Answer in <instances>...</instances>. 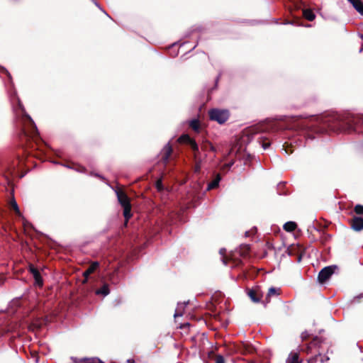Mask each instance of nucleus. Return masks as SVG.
Returning a JSON list of instances; mask_svg holds the SVG:
<instances>
[{
    "label": "nucleus",
    "mask_w": 363,
    "mask_h": 363,
    "mask_svg": "<svg viewBox=\"0 0 363 363\" xmlns=\"http://www.w3.org/2000/svg\"><path fill=\"white\" fill-rule=\"evenodd\" d=\"M108 294H109V288H108V285L107 284H104L102 286V287H101L100 289H98L96 291V294H97V295L106 296Z\"/></svg>",
    "instance_id": "nucleus-23"
},
{
    "label": "nucleus",
    "mask_w": 363,
    "mask_h": 363,
    "mask_svg": "<svg viewBox=\"0 0 363 363\" xmlns=\"http://www.w3.org/2000/svg\"><path fill=\"white\" fill-rule=\"evenodd\" d=\"M3 228H4V231H6V228L4 227V225L3 226Z\"/></svg>",
    "instance_id": "nucleus-47"
},
{
    "label": "nucleus",
    "mask_w": 363,
    "mask_h": 363,
    "mask_svg": "<svg viewBox=\"0 0 363 363\" xmlns=\"http://www.w3.org/2000/svg\"><path fill=\"white\" fill-rule=\"evenodd\" d=\"M230 259L233 261L235 267H240L242 264V260L234 257L233 255H232Z\"/></svg>",
    "instance_id": "nucleus-30"
},
{
    "label": "nucleus",
    "mask_w": 363,
    "mask_h": 363,
    "mask_svg": "<svg viewBox=\"0 0 363 363\" xmlns=\"http://www.w3.org/2000/svg\"><path fill=\"white\" fill-rule=\"evenodd\" d=\"M354 212L357 215H363V205L357 204L354 208Z\"/></svg>",
    "instance_id": "nucleus-27"
},
{
    "label": "nucleus",
    "mask_w": 363,
    "mask_h": 363,
    "mask_svg": "<svg viewBox=\"0 0 363 363\" xmlns=\"http://www.w3.org/2000/svg\"><path fill=\"white\" fill-rule=\"evenodd\" d=\"M352 229L355 231H361L363 230V218L359 216H353L350 220Z\"/></svg>",
    "instance_id": "nucleus-11"
},
{
    "label": "nucleus",
    "mask_w": 363,
    "mask_h": 363,
    "mask_svg": "<svg viewBox=\"0 0 363 363\" xmlns=\"http://www.w3.org/2000/svg\"><path fill=\"white\" fill-rule=\"evenodd\" d=\"M220 179H221L220 175L219 174H217L216 177L214 178V179L208 184L207 189L211 190V189L217 188L218 186Z\"/></svg>",
    "instance_id": "nucleus-18"
},
{
    "label": "nucleus",
    "mask_w": 363,
    "mask_h": 363,
    "mask_svg": "<svg viewBox=\"0 0 363 363\" xmlns=\"http://www.w3.org/2000/svg\"><path fill=\"white\" fill-rule=\"evenodd\" d=\"M331 238V235L330 234H328L327 233H325L324 230L323 231L322 233V235H321V237H320V240L323 243H325L326 242H328V240H330Z\"/></svg>",
    "instance_id": "nucleus-26"
},
{
    "label": "nucleus",
    "mask_w": 363,
    "mask_h": 363,
    "mask_svg": "<svg viewBox=\"0 0 363 363\" xmlns=\"http://www.w3.org/2000/svg\"><path fill=\"white\" fill-rule=\"evenodd\" d=\"M29 272L33 274L35 284L40 287L43 286V281L42 277L38 269L32 264L29 265Z\"/></svg>",
    "instance_id": "nucleus-12"
},
{
    "label": "nucleus",
    "mask_w": 363,
    "mask_h": 363,
    "mask_svg": "<svg viewBox=\"0 0 363 363\" xmlns=\"http://www.w3.org/2000/svg\"><path fill=\"white\" fill-rule=\"evenodd\" d=\"M269 130V125L264 124H258L252 127H250L246 130V134L248 137L252 136L258 133L268 131Z\"/></svg>",
    "instance_id": "nucleus-10"
},
{
    "label": "nucleus",
    "mask_w": 363,
    "mask_h": 363,
    "mask_svg": "<svg viewBox=\"0 0 363 363\" xmlns=\"http://www.w3.org/2000/svg\"><path fill=\"white\" fill-rule=\"evenodd\" d=\"M301 255H299V256L298 257V262H301Z\"/></svg>",
    "instance_id": "nucleus-43"
},
{
    "label": "nucleus",
    "mask_w": 363,
    "mask_h": 363,
    "mask_svg": "<svg viewBox=\"0 0 363 363\" xmlns=\"http://www.w3.org/2000/svg\"><path fill=\"white\" fill-rule=\"evenodd\" d=\"M359 123L360 120L352 116L345 117L338 113H332L320 117L315 130L318 133L357 131Z\"/></svg>",
    "instance_id": "nucleus-1"
},
{
    "label": "nucleus",
    "mask_w": 363,
    "mask_h": 363,
    "mask_svg": "<svg viewBox=\"0 0 363 363\" xmlns=\"http://www.w3.org/2000/svg\"><path fill=\"white\" fill-rule=\"evenodd\" d=\"M116 194L119 203L123 208V216L125 218L124 225L126 226L129 219L132 217L130 200L127 194L122 190H118Z\"/></svg>",
    "instance_id": "nucleus-5"
},
{
    "label": "nucleus",
    "mask_w": 363,
    "mask_h": 363,
    "mask_svg": "<svg viewBox=\"0 0 363 363\" xmlns=\"http://www.w3.org/2000/svg\"><path fill=\"white\" fill-rule=\"evenodd\" d=\"M172 152L173 148L172 145L170 143H167L162 150L160 161L164 164H167L172 155Z\"/></svg>",
    "instance_id": "nucleus-9"
},
{
    "label": "nucleus",
    "mask_w": 363,
    "mask_h": 363,
    "mask_svg": "<svg viewBox=\"0 0 363 363\" xmlns=\"http://www.w3.org/2000/svg\"><path fill=\"white\" fill-rule=\"evenodd\" d=\"M4 283V280L0 278V285H1Z\"/></svg>",
    "instance_id": "nucleus-44"
},
{
    "label": "nucleus",
    "mask_w": 363,
    "mask_h": 363,
    "mask_svg": "<svg viewBox=\"0 0 363 363\" xmlns=\"http://www.w3.org/2000/svg\"><path fill=\"white\" fill-rule=\"evenodd\" d=\"M250 247L249 245H241L238 250V254L242 257H247L249 255Z\"/></svg>",
    "instance_id": "nucleus-17"
},
{
    "label": "nucleus",
    "mask_w": 363,
    "mask_h": 363,
    "mask_svg": "<svg viewBox=\"0 0 363 363\" xmlns=\"http://www.w3.org/2000/svg\"><path fill=\"white\" fill-rule=\"evenodd\" d=\"M303 16L306 20L309 21H313L315 18V15L313 11L307 9L303 10Z\"/></svg>",
    "instance_id": "nucleus-19"
},
{
    "label": "nucleus",
    "mask_w": 363,
    "mask_h": 363,
    "mask_svg": "<svg viewBox=\"0 0 363 363\" xmlns=\"http://www.w3.org/2000/svg\"><path fill=\"white\" fill-rule=\"evenodd\" d=\"M208 149H210L211 150L214 151V147L212 145V144L210 143H204L201 146V150L203 151H206Z\"/></svg>",
    "instance_id": "nucleus-28"
},
{
    "label": "nucleus",
    "mask_w": 363,
    "mask_h": 363,
    "mask_svg": "<svg viewBox=\"0 0 363 363\" xmlns=\"http://www.w3.org/2000/svg\"><path fill=\"white\" fill-rule=\"evenodd\" d=\"M77 171L81 172H85L86 169H85V167H84L82 166H79Z\"/></svg>",
    "instance_id": "nucleus-36"
},
{
    "label": "nucleus",
    "mask_w": 363,
    "mask_h": 363,
    "mask_svg": "<svg viewBox=\"0 0 363 363\" xmlns=\"http://www.w3.org/2000/svg\"><path fill=\"white\" fill-rule=\"evenodd\" d=\"M246 292L249 298L251 299L252 301L254 303H259L260 302L263 294L261 290L260 286H255L252 288H247Z\"/></svg>",
    "instance_id": "nucleus-7"
},
{
    "label": "nucleus",
    "mask_w": 363,
    "mask_h": 363,
    "mask_svg": "<svg viewBox=\"0 0 363 363\" xmlns=\"http://www.w3.org/2000/svg\"><path fill=\"white\" fill-rule=\"evenodd\" d=\"M336 266H328L323 268L318 276V280L320 283L323 284L329 279L334 273Z\"/></svg>",
    "instance_id": "nucleus-8"
},
{
    "label": "nucleus",
    "mask_w": 363,
    "mask_h": 363,
    "mask_svg": "<svg viewBox=\"0 0 363 363\" xmlns=\"http://www.w3.org/2000/svg\"><path fill=\"white\" fill-rule=\"evenodd\" d=\"M9 207L11 210H13L15 212V213L16 214L17 216H18V217L22 216V214L20 211L19 207H18L14 197H12V199L9 201Z\"/></svg>",
    "instance_id": "nucleus-14"
},
{
    "label": "nucleus",
    "mask_w": 363,
    "mask_h": 363,
    "mask_svg": "<svg viewBox=\"0 0 363 363\" xmlns=\"http://www.w3.org/2000/svg\"><path fill=\"white\" fill-rule=\"evenodd\" d=\"M297 228V225L294 221H288L284 225V230L286 232H293Z\"/></svg>",
    "instance_id": "nucleus-21"
},
{
    "label": "nucleus",
    "mask_w": 363,
    "mask_h": 363,
    "mask_svg": "<svg viewBox=\"0 0 363 363\" xmlns=\"http://www.w3.org/2000/svg\"><path fill=\"white\" fill-rule=\"evenodd\" d=\"M11 172V174H13L14 170H15V167L13 166L12 167H9V169Z\"/></svg>",
    "instance_id": "nucleus-39"
},
{
    "label": "nucleus",
    "mask_w": 363,
    "mask_h": 363,
    "mask_svg": "<svg viewBox=\"0 0 363 363\" xmlns=\"http://www.w3.org/2000/svg\"><path fill=\"white\" fill-rule=\"evenodd\" d=\"M283 149L286 152L287 155H290L294 152V147L291 143H289L288 142L284 143L283 145Z\"/></svg>",
    "instance_id": "nucleus-25"
},
{
    "label": "nucleus",
    "mask_w": 363,
    "mask_h": 363,
    "mask_svg": "<svg viewBox=\"0 0 363 363\" xmlns=\"http://www.w3.org/2000/svg\"><path fill=\"white\" fill-rule=\"evenodd\" d=\"M189 127L195 132L199 133L201 130V124L199 119H192L189 122Z\"/></svg>",
    "instance_id": "nucleus-16"
},
{
    "label": "nucleus",
    "mask_w": 363,
    "mask_h": 363,
    "mask_svg": "<svg viewBox=\"0 0 363 363\" xmlns=\"http://www.w3.org/2000/svg\"><path fill=\"white\" fill-rule=\"evenodd\" d=\"M18 163H20L23 161V158H21L19 155H18Z\"/></svg>",
    "instance_id": "nucleus-41"
},
{
    "label": "nucleus",
    "mask_w": 363,
    "mask_h": 363,
    "mask_svg": "<svg viewBox=\"0 0 363 363\" xmlns=\"http://www.w3.org/2000/svg\"><path fill=\"white\" fill-rule=\"evenodd\" d=\"M279 289H277L274 287L269 288L268 290V293L266 296V298H265L266 302L269 303L270 301L271 296H274V295H279Z\"/></svg>",
    "instance_id": "nucleus-22"
},
{
    "label": "nucleus",
    "mask_w": 363,
    "mask_h": 363,
    "mask_svg": "<svg viewBox=\"0 0 363 363\" xmlns=\"http://www.w3.org/2000/svg\"><path fill=\"white\" fill-rule=\"evenodd\" d=\"M362 123H363V121H362Z\"/></svg>",
    "instance_id": "nucleus-48"
},
{
    "label": "nucleus",
    "mask_w": 363,
    "mask_h": 363,
    "mask_svg": "<svg viewBox=\"0 0 363 363\" xmlns=\"http://www.w3.org/2000/svg\"><path fill=\"white\" fill-rule=\"evenodd\" d=\"M91 274L88 272V271L85 270L83 272V277H84V280L83 281V283H86L88 281L89 277Z\"/></svg>",
    "instance_id": "nucleus-33"
},
{
    "label": "nucleus",
    "mask_w": 363,
    "mask_h": 363,
    "mask_svg": "<svg viewBox=\"0 0 363 363\" xmlns=\"http://www.w3.org/2000/svg\"><path fill=\"white\" fill-rule=\"evenodd\" d=\"M127 362H128V363H134V362H135V361H134V359H128V360H127Z\"/></svg>",
    "instance_id": "nucleus-42"
},
{
    "label": "nucleus",
    "mask_w": 363,
    "mask_h": 363,
    "mask_svg": "<svg viewBox=\"0 0 363 363\" xmlns=\"http://www.w3.org/2000/svg\"><path fill=\"white\" fill-rule=\"evenodd\" d=\"M11 330L8 328L7 330L0 329V336L4 335L5 333H9Z\"/></svg>",
    "instance_id": "nucleus-35"
},
{
    "label": "nucleus",
    "mask_w": 363,
    "mask_h": 363,
    "mask_svg": "<svg viewBox=\"0 0 363 363\" xmlns=\"http://www.w3.org/2000/svg\"><path fill=\"white\" fill-rule=\"evenodd\" d=\"M181 144H184L191 149L193 152V159L194 162V172H199L201 168V164L205 160L206 155H202L198 144L196 140L191 138L188 134L182 135L177 140Z\"/></svg>",
    "instance_id": "nucleus-4"
},
{
    "label": "nucleus",
    "mask_w": 363,
    "mask_h": 363,
    "mask_svg": "<svg viewBox=\"0 0 363 363\" xmlns=\"http://www.w3.org/2000/svg\"><path fill=\"white\" fill-rule=\"evenodd\" d=\"M363 298V294H360L356 298L358 300V301H360V300Z\"/></svg>",
    "instance_id": "nucleus-40"
},
{
    "label": "nucleus",
    "mask_w": 363,
    "mask_h": 363,
    "mask_svg": "<svg viewBox=\"0 0 363 363\" xmlns=\"http://www.w3.org/2000/svg\"><path fill=\"white\" fill-rule=\"evenodd\" d=\"M2 72L5 73L9 78H11V74L7 69H6L5 68H2Z\"/></svg>",
    "instance_id": "nucleus-37"
},
{
    "label": "nucleus",
    "mask_w": 363,
    "mask_h": 363,
    "mask_svg": "<svg viewBox=\"0 0 363 363\" xmlns=\"http://www.w3.org/2000/svg\"><path fill=\"white\" fill-rule=\"evenodd\" d=\"M238 350L243 354H253L255 352V348L252 345L247 343H242V345L239 346Z\"/></svg>",
    "instance_id": "nucleus-13"
},
{
    "label": "nucleus",
    "mask_w": 363,
    "mask_h": 363,
    "mask_svg": "<svg viewBox=\"0 0 363 363\" xmlns=\"http://www.w3.org/2000/svg\"><path fill=\"white\" fill-rule=\"evenodd\" d=\"M353 7L363 16V2L361 0H347Z\"/></svg>",
    "instance_id": "nucleus-15"
},
{
    "label": "nucleus",
    "mask_w": 363,
    "mask_h": 363,
    "mask_svg": "<svg viewBox=\"0 0 363 363\" xmlns=\"http://www.w3.org/2000/svg\"><path fill=\"white\" fill-rule=\"evenodd\" d=\"M20 138L26 149L33 148V143L38 145V143L41 141L38 128L28 115H25L23 117V127Z\"/></svg>",
    "instance_id": "nucleus-2"
},
{
    "label": "nucleus",
    "mask_w": 363,
    "mask_h": 363,
    "mask_svg": "<svg viewBox=\"0 0 363 363\" xmlns=\"http://www.w3.org/2000/svg\"><path fill=\"white\" fill-rule=\"evenodd\" d=\"M99 262H92L86 270L91 274L99 268Z\"/></svg>",
    "instance_id": "nucleus-24"
},
{
    "label": "nucleus",
    "mask_w": 363,
    "mask_h": 363,
    "mask_svg": "<svg viewBox=\"0 0 363 363\" xmlns=\"http://www.w3.org/2000/svg\"><path fill=\"white\" fill-rule=\"evenodd\" d=\"M259 140H261L260 143L262 144V147L264 150L267 149L270 146V145H271V143L267 141V139H265V138H259Z\"/></svg>",
    "instance_id": "nucleus-29"
},
{
    "label": "nucleus",
    "mask_w": 363,
    "mask_h": 363,
    "mask_svg": "<svg viewBox=\"0 0 363 363\" xmlns=\"http://www.w3.org/2000/svg\"><path fill=\"white\" fill-rule=\"evenodd\" d=\"M208 117L211 121L224 124L229 119L230 112L227 109L211 108L208 111Z\"/></svg>",
    "instance_id": "nucleus-6"
},
{
    "label": "nucleus",
    "mask_w": 363,
    "mask_h": 363,
    "mask_svg": "<svg viewBox=\"0 0 363 363\" xmlns=\"http://www.w3.org/2000/svg\"><path fill=\"white\" fill-rule=\"evenodd\" d=\"M216 363H225V359L222 355H217L216 357Z\"/></svg>",
    "instance_id": "nucleus-32"
},
{
    "label": "nucleus",
    "mask_w": 363,
    "mask_h": 363,
    "mask_svg": "<svg viewBox=\"0 0 363 363\" xmlns=\"http://www.w3.org/2000/svg\"><path fill=\"white\" fill-rule=\"evenodd\" d=\"M301 337L303 341L311 340L305 347H303L302 350L307 353H315V354L308 360V363H315L318 361V357L325 350H328V347L325 348V345H327V343L322 337L318 336L311 337V334L307 331L303 332L301 335Z\"/></svg>",
    "instance_id": "nucleus-3"
},
{
    "label": "nucleus",
    "mask_w": 363,
    "mask_h": 363,
    "mask_svg": "<svg viewBox=\"0 0 363 363\" xmlns=\"http://www.w3.org/2000/svg\"><path fill=\"white\" fill-rule=\"evenodd\" d=\"M118 269H116L115 272L109 275V280L112 281L113 277L114 276L115 273H117Z\"/></svg>",
    "instance_id": "nucleus-38"
},
{
    "label": "nucleus",
    "mask_w": 363,
    "mask_h": 363,
    "mask_svg": "<svg viewBox=\"0 0 363 363\" xmlns=\"http://www.w3.org/2000/svg\"><path fill=\"white\" fill-rule=\"evenodd\" d=\"M95 176L103 179V177H100L99 174H95Z\"/></svg>",
    "instance_id": "nucleus-46"
},
{
    "label": "nucleus",
    "mask_w": 363,
    "mask_h": 363,
    "mask_svg": "<svg viewBox=\"0 0 363 363\" xmlns=\"http://www.w3.org/2000/svg\"><path fill=\"white\" fill-rule=\"evenodd\" d=\"M156 186L159 191H162L163 189L162 182L161 180H157L156 182Z\"/></svg>",
    "instance_id": "nucleus-34"
},
{
    "label": "nucleus",
    "mask_w": 363,
    "mask_h": 363,
    "mask_svg": "<svg viewBox=\"0 0 363 363\" xmlns=\"http://www.w3.org/2000/svg\"><path fill=\"white\" fill-rule=\"evenodd\" d=\"M320 360L321 363H326L329 360V357L327 356H322V354L318 357V360Z\"/></svg>",
    "instance_id": "nucleus-31"
},
{
    "label": "nucleus",
    "mask_w": 363,
    "mask_h": 363,
    "mask_svg": "<svg viewBox=\"0 0 363 363\" xmlns=\"http://www.w3.org/2000/svg\"><path fill=\"white\" fill-rule=\"evenodd\" d=\"M287 363H301V361L299 360V354L297 352H291L290 353L288 359Z\"/></svg>",
    "instance_id": "nucleus-20"
},
{
    "label": "nucleus",
    "mask_w": 363,
    "mask_h": 363,
    "mask_svg": "<svg viewBox=\"0 0 363 363\" xmlns=\"http://www.w3.org/2000/svg\"><path fill=\"white\" fill-rule=\"evenodd\" d=\"M227 259L226 257H224V258H223V262H224L225 264H227V262H226V261H225V259Z\"/></svg>",
    "instance_id": "nucleus-45"
}]
</instances>
